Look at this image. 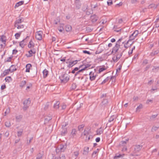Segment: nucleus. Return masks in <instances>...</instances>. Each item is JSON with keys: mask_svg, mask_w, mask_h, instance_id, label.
<instances>
[{"mask_svg": "<svg viewBox=\"0 0 159 159\" xmlns=\"http://www.w3.org/2000/svg\"><path fill=\"white\" fill-rule=\"evenodd\" d=\"M60 20L59 18H57L56 19L54 20V23L56 25H57L58 24V22H60Z\"/></svg>", "mask_w": 159, "mask_h": 159, "instance_id": "nucleus-45", "label": "nucleus"}, {"mask_svg": "<svg viewBox=\"0 0 159 159\" xmlns=\"http://www.w3.org/2000/svg\"><path fill=\"white\" fill-rule=\"evenodd\" d=\"M84 127V125H81L78 126V129L80 131H81L83 130V128Z\"/></svg>", "mask_w": 159, "mask_h": 159, "instance_id": "nucleus-36", "label": "nucleus"}, {"mask_svg": "<svg viewBox=\"0 0 159 159\" xmlns=\"http://www.w3.org/2000/svg\"><path fill=\"white\" fill-rule=\"evenodd\" d=\"M12 58V56L10 57H9L7 58L6 62H10L11 61V60Z\"/></svg>", "mask_w": 159, "mask_h": 159, "instance_id": "nucleus-59", "label": "nucleus"}, {"mask_svg": "<svg viewBox=\"0 0 159 159\" xmlns=\"http://www.w3.org/2000/svg\"><path fill=\"white\" fill-rule=\"evenodd\" d=\"M27 86L26 88V90H27L28 89H29L31 87L32 85V84L30 83H29V84H27Z\"/></svg>", "mask_w": 159, "mask_h": 159, "instance_id": "nucleus-52", "label": "nucleus"}, {"mask_svg": "<svg viewBox=\"0 0 159 159\" xmlns=\"http://www.w3.org/2000/svg\"><path fill=\"white\" fill-rule=\"evenodd\" d=\"M122 39V38H121L120 39L118 40L117 41L116 44H117L118 45H120V42H121Z\"/></svg>", "mask_w": 159, "mask_h": 159, "instance_id": "nucleus-63", "label": "nucleus"}, {"mask_svg": "<svg viewBox=\"0 0 159 159\" xmlns=\"http://www.w3.org/2000/svg\"><path fill=\"white\" fill-rule=\"evenodd\" d=\"M103 131V129H102V127H101L100 128L97 129V134L99 135L102 134Z\"/></svg>", "mask_w": 159, "mask_h": 159, "instance_id": "nucleus-21", "label": "nucleus"}, {"mask_svg": "<svg viewBox=\"0 0 159 159\" xmlns=\"http://www.w3.org/2000/svg\"><path fill=\"white\" fill-rule=\"evenodd\" d=\"M30 103V101L29 98L26 99L23 102L24 106L23 109L24 110H26L28 108Z\"/></svg>", "mask_w": 159, "mask_h": 159, "instance_id": "nucleus-6", "label": "nucleus"}, {"mask_svg": "<svg viewBox=\"0 0 159 159\" xmlns=\"http://www.w3.org/2000/svg\"><path fill=\"white\" fill-rule=\"evenodd\" d=\"M121 68H122V66L121 65H120L119 67V68L116 70V74H117V72H119V71H120V70L121 69Z\"/></svg>", "mask_w": 159, "mask_h": 159, "instance_id": "nucleus-61", "label": "nucleus"}, {"mask_svg": "<svg viewBox=\"0 0 159 159\" xmlns=\"http://www.w3.org/2000/svg\"><path fill=\"white\" fill-rule=\"evenodd\" d=\"M11 77L10 76H8L7 77H6L5 79V80L6 81H8L9 82L10 80H11Z\"/></svg>", "mask_w": 159, "mask_h": 159, "instance_id": "nucleus-50", "label": "nucleus"}, {"mask_svg": "<svg viewBox=\"0 0 159 159\" xmlns=\"http://www.w3.org/2000/svg\"><path fill=\"white\" fill-rule=\"evenodd\" d=\"M22 116L19 115L16 116V119L17 120H20L22 118Z\"/></svg>", "mask_w": 159, "mask_h": 159, "instance_id": "nucleus-58", "label": "nucleus"}, {"mask_svg": "<svg viewBox=\"0 0 159 159\" xmlns=\"http://www.w3.org/2000/svg\"><path fill=\"white\" fill-rule=\"evenodd\" d=\"M106 70V68H104V67H102L101 68H99L98 70V71L99 73H100L102 72L104 70Z\"/></svg>", "mask_w": 159, "mask_h": 159, "instance_id": "nucleus-42", "label": "nucleus"}, {"mask_svg": "<svg viewBox=\"0 0 159 159\" xmlns=\"http://www.w3.org/2000/svg\"><path fill=\"white\" fill-rule=\"evenodd\" d=\"M65 29L66 31L67 32H70L72 30V27L71 26L69 25H67L65 26Z\"/></svg>", "mask_w": 159, "mask_h": 159, "instance_id": "nucleus-17", "label": "nucleus"}, {"mask_svg": "<svg viewBox=\"0 0 159 159\" xmlns=\"http://www.w3.org/2000/svg\"><path fill=\"white\" fill-rule=\"evenodd\" d=\"M59 79L61 83H66L69 80V76L67 74H62L59 77Z\"/></svg>", "mask_w": 159, "mask_h": 159, "instance_id": "nucleus-3", "label": "nucleus"}, {"mask_svg": "<svg viewBox=\"0 0 159 159\" xmlns=\"http://www.w3.org/2000/svg\"><path fill=\"white\" fill-rule=\"evenodd\" d=\"M158 129V127H157L156 126H153L152 127V131L153 132V131H156Z\"/></svg>", "mask_w": 159, "mask_h": 159, "instance_id": "nucleus-48", "label": "nucleus"}, {"mask_svg": "<svg viewBox=\"0 0 159 159\" xmlns=\"http://www.w3.org/2000/svg\"><path fill=\"white\" fill-rule=\"evenodd\" d=\"M59 158L60 159H66L65 156L64 154L60 155Z\"/></svg>", "mask_w": 159, "mask_h": 159, "instance_id": "nucleus-62", "label": "nucleus"}, {"mask_svg": "<svg viewBox=\"0 0 159 159\" xmlns=\"http://www.w3.org/2000/svg\"><path fill=\"white\" fill-rule=\"evenodd\" d=\"M75 5L76 8L79 9L81 7V3L79 0H76L75 1Z\"/></svg>", "mask_w": 159, "mask_h": 159, "instance_id": "nucleus-19", "label": "nucleus"}, {"mask_svg": "<svg viewBox=\"0 0 159 159\" xmlns=\"http://www.w3.org/2000/svg\"><path fill=\"white\" fill-rule=\"evenodd\" d=\"M43 155L40 153L37 155L36 159H42Z\"/></svg>", "mask_w": 159, "mask_h": 159, "instance_id": "nucleus-38", "label": "nucleus"}, {"mask_svg": "<svg viewBox=\"0 0 159 159\" xmlns=\"http://www.w3.org/2000/svg\"><path fill=\"white\" fill-rule=\"evenodd\" d=\"M34 43L33 42L32 40H31L29 42V44L28 45V48H31L32 47H34Z\"/></svg>", "mask_w": 159, "mask_h": 159, "instance_id": "nucleus-28", "label": "nucleus"}, {"mask_svg": "<svg viewBox=\"0 0 159 159\" xmlns=\"http://www.w3.org/2000/svg\"><path fill=\"white\" fill-rule=\"evenodd\" d=\"M66 148V145L63 144H60L56 148V151L57 152H63L65 151Z\"/></svg>", "mask_w": 159, "mask_h": 159, "instance_id": "nucleus-5", "label": "nucleus"}, {"mask_svg": "<svg viewBox=\"0 0 159 159\" xmlns=\"http://www.w3.org/2000/svg\"><path fill=\"white\" fill-rule=\"evenodd\" d=\"M89 148L88 147H84V152L83 154L84 155L87 154L89 152Z\"/></svg>", "mask_w": 159, "mask_h": 159, "instance_id": "nucleus-24", "label": "nucleus"}, {"mask_svg": "<svg viewBox=\"0 0 159 159\" xmlns=\"http://www.w3.org/2000/svg\"><path fill=\"white\" fill-rule=\"evenodd\" d=\"M83 65H80L79 67H75L71 71V73L75 74V77L78 78L79 79L82 80L84 79L83 81L84 83H85L87 81V79H88L86 77L83 76V74L84 69H82V68L83 67Z\"/></svg>", "mask_w": 159, "mask_h": 159, "instance_id": "nucleus-1", "label": "nucleus"}, {"mask_svg": "<svg viewBox=\"0 0 159 159\" xmlns=\"http://www.w3.org/2000/svg\"><path fill=\"white\" fill-rule=\"evenodd\" d=\"M52 119L51 116H48L45 118V120L46 121H48Z\"/></svg>", "mask_w": 159, "mask_h": 159, "instance_id": "nucleus-55", "label": "nucleus"}, {"mask_svg": "<svg viewBox=\"0 0 159 159\" xmlns=\"http://www.w3.org/2000/svg\"><path fill=\"white\" fill-rule=\"evenodd\" d=\"M123 148L122 149V151L123 152L126 151L127 150V148L126 146H123Z\"/></svg>", "mask_w": 159, "mask_h": 159, "instance_id": "nucleus-64", "label": "nucleus"}, {"mask_svg": "<svg viewBox=\"0 0 159 159\" xmlns=\"http://www.w3.org/2000/svg\"><path fill=\"white\" fill-rule=\"evenodd\" d=\"M20 34L21 32L20 33H17L16 34H15L16 38V39H18V38L20 36Z\"/></svg>", "mask_w": 159, "mask_h": 159, "instance_id": "nucleus-53", "label": "nucleus"}, {"mask_svg": "<svg viewBox=\"0 0 159 159\" xmlns=\"http://www.w3.org/2000/svg\"><path fill=\"white\" fill-rule=\"evenodd\" d=\"M60 104V102L59 101H57L56 103L54 104V108L57 109L59 108V105Z\"/></svg>", "mask_w": 159, "mask_h": 159, "instance_id": "nucleus-33", "label": "nucleus"}, {"mask_svg": "<svg viewBox=\"0 0 159 159\" xmlns=\"http://www.w3.org/2000/svg\"><path fill=\"white\" fill-rule=\"evenodd\" d=\"M15 27H17V29H20L21 28H24V25H15Z\"/></svg>", "mask_w": 159, "mask_h": 159, "instance_id": "nucleus-40", "label": "nucleus"}, {"mask_svg": "<svg viewBox=\"0 0 159 159\" xmlns=\"http://www.w3.org/2000/svg\"><path fill=\"white\" fill-rule=\"evenodd\" d=\"M66 125V124L65 125H62V129L61 132V134L62 136H64L67 133L66 128L65 127Z\"/></svg>", "mask_w": 159, "mask_h": 159, "instance_id": "nucleus-9", "label": "nucleus"}, {"mask_svg": "<svg viewBox=\"0 0 159 159\" xmlns=\"http://www.w3.org/2000/svg\"><path fill=\"white\" fill-rule=\"evenodd\" d=\"M5 126L7 127H9L11 126L10 122L9 121H6L5 124Z\"/></svg>", "mask_w": 159, "mask_h": 159, "instance_id": "nucleus-34", "label": "nucleus"}, {"mask_svg": "<svg viewBox=\"0 0 159 159\" xmlns=\"http://www.w3.org/2000/svg\"><path fill=\"white\" fill-rule=\"evenodd\" d=\"M43 32L41 31L37 32L36 33L35 38L37 40H41L42 39V34Z\"/></svg>", "mask_w": 159, "mask_h": 159, "instance_id": "nucleus-8", "label": "nucleus"}, {"mask_svg": "<svg viewBox=\"0 0 159 159\" xmlns=\"http://www.w3.org/2000/svg\"><path fill=\"white\" fill-rule=\"evenodd\" d=\"M98 17L95 14H94L91 16V21L93 23L96 22L98 19Z\"/></svg>", "mask_w": 159, "mask_h": 159, "instance_id": "nucleus-13", "label": "nucleus"}, {"mask_svg": "<svg viewBox=\"0 0 159 159\" xmlns=\"http://www.w3.org/2000/svg\"><path fill=\"white\" fill-rule=\"evenodd\" d=\"M107 3L108 6L111 5L113 3L112 0H108L107 2Z\"/></svg>", "mask_w": 159, "mask_h": 159, "instance_id": "nucleus-54", "label": "nucleus"}, {"mask_svg": "<svg viewBox=\"0 0 159 159\" xmlns=\"http://www.w3.org/2000/svg\"><path fill=\"white\" fill-rule=\"evenodd\" d=\"M139 31L138 30H135L129 36V39L127 42L126 44L128 43L130 41L134 39L139 34Z\"/></svg>", "mask_w": 159, "mask_h": 159, "instance_id": "nucleus-4", "label": "nucleus"}, {"mask_svg": "<svg viewBox=\"0 0 159 159\" xmlns=\"http://www.w3.org/2000/svg\"><path fill=\"white\" fill-rule=\"evenodd\" d=\"M16 66L15 65H11L9 68V69L11 71V72H12L17 70L16 68L15 67Z\"/></svg>", "mask_w": 159, "mask_h": 159, "instance_id": "nucleus-20", "label": "nucleus"}, {"mask_svg": "<svg viewBox=\"0 0 159 159\" xmlns=\"http://www.w3.org/2000/svg\"><path fill=\"white\" fill-rule=\"evenodd\" d=\"M121 30H122L121 29H116V28L115 26H114V31H116V32H120Z\"/></svg>", "mask_w": 159, "mask_h": 159, "instance_id": "nucleus-56", "label": "nucleus"}, {"mask_svg": "<svg viewBox=\"0 0 159 159\" xmlns=\"http://www.w3.org/2000/svg\"><path fill=\"white\" fill-rule=\"evenodd\" d=\"M143 107V105L142 104H140L139 106L136 108L137 111H139V110L142 108Z\"/></svg>", "mask_w": 159, "mask_h": 159, "instance_id": "nucleus-44", "label": "nucleus"}, {"mask_svg": "<svg viewBox=\"0 0 159 159\" xmlns=\"http://www.w3.org/2000/svg\"><path fill=\"white\" fill-rule=\"evenodd\" d=\"M108 102V101L107 99H104L102 101L101 105L102 106H105L107 104Z\"/></svg>", "mask_w": 159, "mask_h": 159, "instance_id": "nucleus-25", "label": "nucleus"}, {"mask_svg": "<svg viewBox=\"0 0 159 159\" xmlns=\"http://www.w3.org/2000/svg\"><path fill=\"white\" fill-rule=\"evenodd\" d=\"M115 118V117L114 116H111L108 120V122H113Z\"/></svg>", "mask_w": 159, "mask_h": 159, "instance_id": "nucleus-37", "label": "nucleus"}, {"mask_svg": "<svg viewBox=\"0 0 159 159\" xmlns=\"http://www.w3.org/2000/svg\"><path fill=\"white\" fill-rule=\"evenodd\" d=\"M78 61L77 60H75L69 62V65H68V67L70 68L72 67L73 66L76 64Z\"/></svg>", "mask_w": 159, "mask_h": 159, "instance_id": "nucleus-15", "label": "nucleus"}, {"mask_svg": "<svg viewBox=\"0 0 159 159\" xmlns=\"http://www.w3.org/2000/svg\"><path fill=\"white\" fill-rule=\"evenodd\" d=\"M110 78L109 77H107L105 79H104L102 82V83L101 84H105L106 82H107L109 80Z\"/></svg>", "mask_w": 159, "mask_h": 159, "instance_id": "nucleus-39", "label": "nucleus"}, {"mask_svg": "<svg viewBox=\"0 0 159 159\" xmlns=\"http://www.w3.org/2000/svg\"><path fill=\"white\" fill-rule=\"evenodd\" d=\"M64 25V24L63 23H60V25L58 27V28H60L62 29H64L63 28Z\"/></svg>", "mask_w": 159, "mask_h": 159, "instance_id": "nucleus-51", "label": "nucleus"}, {"mask_svg": "<svg viewBox=\"0 0 159 159\" xmlns=\"http://www.w3.org/2000/svg\"><path fill=\"white\" fill-rule=\"evenodd\" d=\"M76 132L77 131L75 129H72L71 132V134L73 136V137H74L75 135H76Z\"/></svg>", "mask_w": 159, "mask_h": 159, "instance_id": "nucleus-35", "label": "nucleus"}, {"mask_svg": "<svg viewBox=\"0 0 159 159\" xmlns=\"http://www.w3.org/2000/svg\"><path fill=\"white\" fill-rule=\"evenodd\" d=\"M126 43L127 42L125 43L124 45V47H122L121 48V49H125L126 48H128V46H127V45L129 43L127 44H126Z\"/></svg>", "mask_w": 159, "mask_h": 159, "instance_id": "nucleus-49", "label": "nucleus"}, {"mask_svg": "<svg viewBox=\"0 0 159 159\" xmlns=\"http://www.w3.org/2000/svg\"><path fill=\"white\" fill-rule=\"evenodd\" d=\"M43 77L44 78H46L48 75V72L46 69H44L43 72Z\"/></svg>", "mask_w": 159, "mask_h": 159, "instance_id": "nucleus-18", "label": "nucleus"}, {"mask_svg": "<svg viewBox=\"0 0 159 159\" xmlns=\"http://www.w3.org/2000/svg\"><path fill=\"white\" fill-rule=\"evenodd\" d=\"M23 20H22L21 18H20L16 20L15 22V25H18L19 24L21 23L22 22H23Z\"/></svg>", "mask_w": 159, "mask_h": 159, "instance_id": "nucleus-30", "label": "nucleus"}, {"mask_svg": "<svg viewBox=\"0 0 159 159\" xmlns=\"http://www.w3.org/2000/svg\"><path fill=\"white\" fill-rule=\"evenodd\" d=\"M124 156V154H116L115 156L114 157V159H116L117 158H119L120 157H122Z\"/></svg>", "mask_w": 159, "mask_h": 159, "instance_id": "nucleus-31", "label": "nucleus"}, {"mask_svg": "<svg viewBox=\"0 0 159 159\" xmlns=\"http://www.w3.org/2000/svg\"><path fill=\"white\" fill-rule=\"evenodd\" d=\"M157 114L154 115H152L150 117V119L151 120H153L154 118H155L156 117H157Z\"/></svg>", "mask_w": 159, "mask_h": 159, "instance_id": "nucleus-47", "label": "nucleus"}, {"mask_svg": "<svg viewBox=\"0 0 159 159\" xmlns=\"http://www.w3.org/2000/svg\"><path fill=\"white\" fill-rule=\"evenodd\" d=\"M77 87V85L75 83H73L72 84L71 88V89L72 90H75L76 89V88Z\"/></svg>", "mask_w": 159, "mask_h": 159, "instance_id": "nucleus-41", "label": "nucleus"}, {"mask_svg": "<svg viewBox=\"0 0 159 159\" xmlns=\"http://www.w3.org/2000/svg\"><path fill=\"white\" fill-rule=\"evenodd\" d=\"M9 72H11V71L9 69L7 70H5L2 74V75H3V76H5L9 74Z\"/></svg>", "mask_w": 159, "mask_h": 159, "instance_id": "nucleus-32", "label": "nucleus"}, {"mask_svg": "<svg viewBox=\"0 0 159 159\" xmlns=\"http://www.w3.org/2000/svg\"><path fill=\"white\" fill-rule=\"evenodd\" d=\"M125 49H121V50H119V52H118L116 55V57H114L112 58L113 61L114 62H116L119 60L121 57L123 53L125 51Z\"/></svg>", "mask_w": 159, "mask_h": 159, "instance_id": "nucleus-2", "label": "nucleus"}, {"mask_svg": "<svg viewBox=\"0 0 159 159\" xmlns=\"http://www.w3.org/2000/svg\"><path fill=\"white\" fill-rule=\"evenodd\" d=\"M89 135V132L87 131L86 130H84L83 133L81 135V137L83 138H85V139H88V136Z\"/></svg>", "mask_w": 159, "mask_h": 159, "instance_id": "nucleus-11", "label": "nucleus"}, {"mask_svg": "<svg viewBox=\"0 0 159 159\" xmlns=\"http://www.w3.org/2000/svg\"><path fill=\"white\" fill-rule=\"evenodd\" d=\"M89 78L90 80L92 81L94 80L96 78V75H94V73L93 72H90L89 74Z\"/></svg>", "mask_w": 159, "mask_h": 159, "instance_id": "nucleus-12", "label": "nucleus"}, {"mask_svg": "<svg viewBox=\"0 0 159 159\" xmlns=\"http://www.w3.org/2000/svg\"><path fill=\"white\" fill-rule=\"evenodd\" d=\"M142 145H136L134 146V152L135 153L139 152L142 148Z\"/></svg>", "mask_w": 159, "mask_h": 159, "instance_id": "nucleus-10", "label": "nucleus"}, {"mask_svg": "<svg viewBox=\"0 0 159 159\" xmlns=\"http://www.w3.org/2000/svg\"><path fill=\"white\" fill-rule=\"evenodd\" d=\"M36 52L34 50H33L32 49L30 50V51H29V56H27L28 57H30L32 56V54H35Z\"/></svg>", "mask_w": 159, "mask_h": 159, "instance_id": "nucleus-26", "label": "nucleus"}, {"mask_svg": "<svg viewBox=\"0 0 159 159\" xmlns=\"http://www.w3.org/2000/svg\"><path fill=\"white\" fill-rule=\"evenodd\" d=\"M54 54L56 55L57 56L59 54V52H60V51L54 50Z\"/></svg>", "mask_w": 159, "mask_h": 159, "instance_id": "nucleus-46", "label": "nucleus"}, {"mask_svg": "<svg viewBox=\"0 0 159 159\" xmlns=\"http://www.w3.org/2000/svg\"><path fill=\"white\" fill-rule=\"evenodd\" d=\"M23 132V130L21 131H18L17 132V136L18 137H20L21 135Z\"/></svg>", "mask_w": 159, "mask_h": 159, "instance_id": "nucleus-60", "label": "nucleus"}, {"mask_svg": "<svg viewBox=\"0 0 159 159\" xmlns=\"http://www.w3.org/2000/svg\"><path fill=\"white\" fill-rule=\"evenodd\" d=\"M26 83V81L22 80L20 83L19 86L21 88H22L25 86Z\"/></svg>", "mask_w": 159, "mask_h": 159, "instance_id": "nucleus-16", "label": "nucleus"}, {"mask_svg": "<svg viewBox=\"0 0 159 159\" xmlns=\"http://www.w3.org/2000/svg\"><path fill=\"white\" fill-rule=\"evenodd\" d=\"M83 65L84 66L82 68V69H84V70H85V69L86 68L89 67L91 66L90 65H89V64H87L86 65Z\"/></svg>", "mask_w": 159, "mask_h": 159, "instance_id": "nucleus-43", "label": "nucleus"}, {"mask_svg": "<svg viewBox=\"0 0 159 159\" xmlns=\"http://www.w3.org/2000/svg\"><path fill=\"white\" fill-rule=\"evenodd\" d=\"M25 40V39H23L20 42L19 45L22 48H23L25 45V44L24 43V41Z\"/></svg>", "mask_w": 159, "mask_h": 159, "instance_id": "nucleus-27", "label": "nucleus"}, {"mask_svg": "<svg viewBox=\"0 0 159 159\" xmlns=\"http://www.w3.org/2000/svg\"><path fill=\"white\" fill-rule=\"evenodd\" d=\"M0 40H1L2 42L5 43L6 41V36L4 35H2L0 39Z\"/></svg>", "mask_w": 159, "mask_h": 159, "instance_id": "nucleus-29", "label": "nucleus"}, {"mask_svg": "<svg viewBox=\"0 0 159 159\" xmlns=\"http://www.w3.org/2000/svg\"><path fill=\"white\" fill-rule=\"evenodd\" d=\"M24 1H20V2H17L16 4V5L15 6V8H16V7H19V6H20L23 4L24 3Z\"/></svg>", "mask_w": 159, "mask_h": 159, "instance_id": "nucleus-23", "label": "nucleus"}, {"mask_svg": "<svg viewBox=\"0 0 159 159\" xmlns=\"http://www.w3.org/2000/svg\"><path fill=\"white\" fill-rule=\"evenodd\" d=\"M31 67V65L30 64H28L26 66V72H30V67Z\"/></svg>", "mask_w": 159, "mask_h": 159, "instance_id": "nucleus-22", "label": "nucleus"}, {"mask_svg": "<svg viewBox=\"0 0 159 159\" xmlns=\"http://www.w3.org/2000/svg\"><path fill=\"white\" fill-rule=\"evenodd\" d=\"M129 139H126L125 141L122 140L121 141L119 145L120 146H126V144L128 142Z\"/></svg>", "mask_w": 159, "mask_h": 159, "instance_id": "nucleus-14", "label": "nucleus"}, {"mask_svg": "<svg viewBox=\"0 0 159 159\" xmlns=\"http://www.w3.org/2000/svg\"><path fill=\"white\" fill-rule=\"evenodd\" d=\"M29 39V36H27L26 38L24 39H25V41H24V43L25 44V45H26V43L27 42L28 40Z\"/></svg>", "mask_w": 159, "mask_h": 159, "instance_id": "nucleus-57", "label": "nucleus"}, {"mask_svg": "<svg viewBox=\"0 0 159 159\" xmlns=\"http://www.w3.org/2000/svg\"><path fill=\"white\" fill-rule=\"evenodd\" d=\"M121 48L120 47V45H118L116 44L115 46L113 48L111 53H116L119 50H121Z\"/></svg>", "mask_w": 159, "mask_h": 159, "instance_id": "nucleus-7", "label": "nucleus"}]
</instances>
